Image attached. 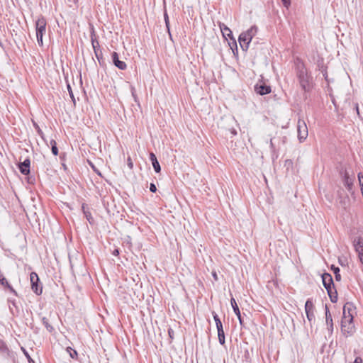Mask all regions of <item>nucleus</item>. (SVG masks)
<instances>
[{"mask_svg":"<svg viewBox=\"0 0 363 363\" xmlns=\"http://www.w3.org/2000/svg\"><path fill=\"white\" fill-rule=\"evenodd\" d=\"M82 211H83V213L86 217V218L87 219V220L91 223H92V220H93V218L91 216V214L90 213V211H89L88 208H86V205L85 204H83L82 205Z\"/></svg>","mask_w":363,"mask_h":363,"instance_id":"5701e85b","label":"nucleus"},{"mask_svg":"<svg viewBox=\"0 0 363 363\" xmlns=\"http://www.w3.org/2000/svg\"><path fill=\"white\" fill-rule=\"evenodd\" d=\"M171 332H172V330H169V336L172 337V333H171Z\"/></svg>","mask_w":363,"mask_h":363,"instance_id":"de8ad7c7","label":"nucleus"},{"mask_svg":"<svg viewBox=\"0 0 363 363\" xmlns=\"http://www.w3.org/2000/svg\"><path fill=\"white\" fill-rule=\"evenodd\" d=\"M42 322L49 332H51L53 330L52 326L49 323L48 319L47 318L43 317L42 318Z\"/></svg>","mask_w":363,"mask_h":363,"instance_id":"a878e982","label":"nucleus"},{"mask_svg":"<svg viewBox=\"0 0 363 363\" xmlns=\"http://www.w3.org/2000/svg\"><path fill=\"white\" fill-rule=\"evenodd\" d=\"M164 21H165V24H166V26L168 29V30H169V18H168V15L167 13V12L164 13Z\"/></svg>","mask_w":363,"mask_h":363,"instance_id":"2f4dec72","label":"nucleus"},{"mask_svg":"<svg viewBox=\"0 0 363 363\" xmlns=\"http://www.w3.org/2000/svg\"><path fill=\"white\" fill-rule=\"evenodd\" d=\"M354 363H362V359L360 357L355 358Z\"/></svg>","mask_w":363,"mask_h":363,"instance_id":"4c0bfd02","label":"nucleus"},{"mask_svg":"<svg viewBox=\"0 0 363 363\" xmlns=\"http://www.w3.org/2000/svg\"><path fill=\"white\" fill-rule=\"evenodd\" d=\"M359 257L360 259L361 262L363 264V252L359 255Z\"/></svg>","mask_w":363,"mask_h":363,"instance_id":"a19ab883","label":"nucleus"},{"mask_svg":"<svg viewBox=\"0 0 363 363\" xmlns=\"http://www.w3.org/2000/svg\"><path fill=\"white\" fill-rule=\"evenodd\" d=\"M271 91V87L264 84H257L255 86V91L262 96L269 94Z\"/></svg>","mask_w":363,"mask_h":363,"instance_id":"1a4fd4ad","label":"nucleus"},{"mask_svg":"<svg viewBox=\"0 0 363 363\" xmlns=\"http://www.w3.org/2000/svg\"><path fill=\"white\" fill-rule=\"evenodd\" d=\"M213 276L214 279H215L216 280H217L218 277H217L216 274V273H213Z\"/></svg>","mask_w":363,"mask_h":363,"instance_id":"a18cd8bd","label":"nucleus"},{"mask_svg":"<svg viewBox=\"0 0 363 363\" xmlns=\"http://www.w3.org/2000/svg\"><path fill=\"white\" fill-rule=\"evenodd\" d=\"M332 269L333 270L334 272V274H335V279L337 281H340L341 279V276L340 274H339L340 272V269L337 267H335L334 265L332 266Z\"/></svg>","mask_w":363,"mask_h":363,"instance_id":"c85d7f7f","label":"nucleus"},{"mask_svg":"<svg viewBox=\"0 0 363 363\" xmlns=\"http://www.w3.org/2000/svg\"><path fill=\"white\" fill-rule=\"evenodd\" d=\"M354 247L358 255L363 252V240L360 238H356L354 240Z\"/></svg>","mask_w":363,"mask_h":363,"instance_id":"6ab92c4d","label":"nucleus"},{"mask_svg":"<svg viewBox=\"0 0 363 363\" xmlns=\"http://www.w3.org/2000/svg\"><path fill=\"white\" fill-rule=\"evenodd\" d=\"M354 310H355V308L352 303H350V302L346 303L343 307V315L342 316L354 317L352 313Z\"/></svg>","mask_w":363,"mask_h":363,"instance_id":"4468645a","label":"nucleus"},{"mask_svg":"<svg viewBox=\"0 0 363 363\" xmlns=\"http://www.w3.org/2000/svg\"><path fill=\"white\" fill-rule=\"evenodd\" d=\"M127 163H128V166L130 169H133V163L132 162V160L130 157H128V160H127Z\"/></svg>","mask_w":363,"mask_h":363,"instance_id":"72a5a7b5","label":"nucleus"},{"mask_svg":"<svg viewBox=\"0 0 363 363\" xmlns=\"http://www.w3.org/2000/svg\"><path fill=\"white\" fill-rule=\"evenodd\" d=\"M354 317L342 316L341 321V330L342 333H351L354 328L353 323Z\"/></svg>","mask_w":363,"mask_h":363,"instance_id":"39448f33","label":"nucleus"},{"mask_svg":"<svg viewBox=\"0 0 363 363\" xmlns=\"http://www.w3.org/2000/svg\"><path fill=\"white\" fill-rule=\"evenodd\" d=\"M230 304L232 306V308L233 309L235 314L237 315V317L239 320V323H240V325H243V320L241 316L240 311L239 307L236 303L235 299L233 297H231V298H230Z\"/></svg>","mask_w":363,"mask_h":363,"instance_id":"f8f14e48","label":"nucleus"},{"mask_svg":"<svg viewBox=\"0 0 363 363\" xmlns=\"http://www.w3.org/2000/svg\"><path fill=\"white\" fill-rule=\"evenodd\" d=\"M67 90H68V92H69V96H70V98H71L74 105L75 106L76 100H75V98H74V96L72 87H71V86H70V84L69 83H67Z\"/></svg>","mask_w":363,"mask_h":363,"instance_id":"cd10ccee","label":"nucleus"},{"mask_svg":"<svg viewBox=\"0 0 363 363\" xmlns=\"http://www.w3.org/2000/svg\"><path fill=\"white\" fill-rule=\"evenodd\" d=\"M230 131H231V133L234 135H235L237 134V131L235 129H232Z\"/></svg>","mask_w":363,"mask_h":363,"instance_id":"37998d69","label":"nucleus"},{"mask_svg":"<svg viewBox=\"0 0 363 363\" xmlns=\"http://www.w3.org/2000/svg\"><path fill=\"white\" fill-rule=\"evenodd\" d=\"M91 166L92 167V169H94V171L99 176H101V172L92 164H91Z\"/></svg>","mask_w":363,"mask_h":363,"instance_id":"e433bc0d","label":"nucleus"},{"mask_svg":"<svg viewBox=\"0 0 363 363\" xmlns=\"http://www.w3.org/2000/svg\"><path fill=\"white\" fill-rule=\"evenodd\" d=\"M96 57H97V59L99 60V58H100V55L99 54V52H97V55H96Z\"/></svg>","mask_w":363,"mask_h":363,"instance_id":"49530a36","label":"nucleus"},{"mask_svg":"<svg viewBox=\"0 0 363 363\" xmlns=\"http://www.w3.org/2000/svg\"><path fill=\"white\" fill-rule=\"evenodd\" d=\"M50 144L51 145V150H52V154L55 156L57 155H58V148L57 147L56 141L52 139L50 141Z\"/></svg>","mask_w":363,"mask_h":363,"instance_id":"b1692460","label":"nucleus"},{"mask_svg":"<svg viewBox=\"0 0 363 363\" xmlns=\"http://www.w3.org/2000/svg\"><path fill=\"white\" fill-rule=\"evenodd\" d=\"M357 177H358L359 186H361V189L363 190V175L362 174V173H359Z\"/></svg>","mask_w":363,"mask_h":363,"instance_id":"7c9ffc66","label":"nucleus"},{"mask_svg":"<svg viewBox=\"0 0 363 363\" xmlns=\"http://www.w3.org/2000/svg\"><path fill=\"white\" fill-rule=\"evenodd\" d=\"M91 45H92L94 53L96 55H97V52L99 51L100 45H99V43L98 40H96V35L94 34H91Z\"/></svg>","mask_w":363,"mask_h":363,"instance_id":"412c9836","label":"nucleus"},{"mask_svg":"<svg viewBox=\"0 0 363 363\" xmlns=\"http://www.w3.org/2000/svg\"><path fill=\"white\" fill-rule=\"evenodd\" d=\"M30 161L29 159H26L23 162L18 165L19 170L21 174L28 175L30 173Z\"/></svg>","mask_w":363,"mask_h":363,"instance_id":"ddd939ff","label":"nucleus"},{"mask_svg":"<svg viewBox=\"0 0 363 363\" xmlns=\"http://www.w3.org/2000/svg\"><path fill=\"white\" fill-rule=\"evenodd\" d=\"M171 332H172V330H169V336L172 337V333H171Z\"/></svg>","mask_w":363,"mask_h":363,"instance_id":"09e8293b","label":"nucleus"},{"mask_svg":"<svg viewBox=\"0 0 363 363\" xmlns=\"http://www.w3.org/2000/svg\"><path fill=\"white\" fill-rule=\"evenodd\" d=\"M298 138L301 143L304 141L308 137V131L306 123L302 119H298L297 123Z\"/></svg>","mask_w":363,"mask_h":363,"instance_id":"20e7f679","label":"nucleus"},{"mask_svg":"<svg viewBox=\"0 0 363 363\" xmlns=\"http://www.w3.org/2000/svg\"><path fill=\"white\" fill-rule=\"evenodd\" d=\"M8 303H9V310L12 314H15L16 313L18 312V306L16 305V302L15 300H12V299L9 298L8 300Z\"/></svg>","mask_w":363,"mask_h":363,"instance_id":"4be33fe9","label":"nucleus"},{"mask_svg":"<svg viewBox=\"0 0 363 363\" xmlns=\"http://www.w3.org/2000/svg\"><path fill=\"white\" fill-rule=\"evenodd\" d=\"M0 349L1 350H7V347H6V345L4 344V342H1L0 343Z\"/></svg>","mask_w":363,"mask_h":363,"instance_id":"c9c22d12","label":"nucleus"},{"mask_svg":"<svg viewBox=\"0 0 363 363\" xmlns=\"http://www.w3.org/2000/svg\"><path fill=\"white\" fill-rule=\"evenodd\" d=\"M220 30H221V32L223 33V35L224 37L228 36L230 39L233 40H234V43L236 45L235 40V39L233 37V33L230 30V29L227 26H225L224 23H220Z\"/></svg>","mask_w":363,"mask_h":363,"instance_id":"dca6fc26","label":"nucleus"},{"mask_svg":"<svg viewBox=\"0 0 363 363\" xmlns=\"http://www.w3.org/2000/svg\"><path fill=\"white\" fill-rule=\"evenodd\" d=\"M47 21L44 16H40L35 21V31L38 44L42 47L43 45V38L46 33Z\"/></svg>","mask_w":363,"mask_h":363,"instance_id":"7ed1b4c3","label":"nucleus"},{"mask_svg":"<svg viewBox=\"0 0 363 363\" xmlns=\"http://www.w3.org/2000/svg\"><path fill=\"white\" fill-rule=\"evenodd\" d=\"M323 284L325 289H328L332 286H334L333 280L332 276L328 273H324L322 275Z\"/></svg>","mask_w":363,"mask_h":363,"instance_id":"9b49d317","label":"nucleus"},{"mask_svg":"<svg viewBox=\"0 0 363 363\" xmlns=\"http://www.w3.org/2000/svg\"><path fill=\"white\" fill-rule=\"evenodd\" d=\"M212 314H213V317L215 320L216 325L219 324V323L220 324L222 322H221L220 318L218 317V315H217V313L216 312H213Z\"/></svg>","mask_w":363,"mask_h":363,"instance_id":"c756f323","label":"nucleus"},{"mask_svg":"<svg viewBox=\"0 0 363 363\" xmlns=\"http://www.w3.org/2000/svg\"><path fill=\"white\" fill-rule=\"evenodd\" d=\"M297 77L298 79L301 87L305 91H309L312 88V85L311 82V78L308 74L307 69L304 65H302L298 67Z\"/></svg>","mask_w":363,"mask_h":363,"instance_id":"f03ea898","label":"nucleus"},{"mask_svg":"<svg viewBox=\"0 0 363 363\" xmlns=\"http://www.w3.org/2000/svg\"><path fill=\"white\" fill-rule=\"evenodd\" d=\"M112 61L113 65L121 70L126 69V64L125 62L121 61L118 58V54L116 52H113L111 55Z\"/></svg>","mask_w":363,"mask_h":363,"instance_id":"9d476101","label":"nucleus"},{"mask_svg":"<svg viewBox=\"0 0 363 363\" xmlns=\"http://www.w3.org/2000/svg\"><path fill=\"white\" fill-rule=\"evenodd\" d=\"M67 352L69 354V356L72 359H77V352L76 350L72 349L70 347H67Z\"/></svg>","mask_w":363,"mask_h":363,"instance_id":"bb28decb","label":"nucleus"},{"mask_svg":"<svg viewBox=\"0 0 363 363\" xmlns=\"http://www.w3.org/2000/svg\"><path fill=\"white\" fill-rule=\"evenodd\" d=\"M356 109H357V113L359 114V108H358V106H357V105H356Z\"/></svg>","mask_w":363,"mask_h":363,"instance_id":"8fccbe9b","label":"nucleus"},{"mask_svg":"<svg viewBox=\"0 0 363 363\" xmlns=\"http://www.w3.org/2000/svg\"><path fill=\"white\" fill-rule=\"evenodd\" d=\"M325 309L326 324L328 325V330L332 332L333 330V318H332L331 314L330 313L329 308L327 305H325Z\"/></svg>","mask_w":363,"mask_h":363,"instance_id":"f3484780","label":"nucleus"},{"mask_svg":"<svg viewBox=\"0 0 363 363\" xmlns=\"http://www.w3.org/2000/svg\"><path fill=\"white\" fill-rule=\"evenodd\" d=\"M216 328L218 330V341L219 343L222 345H223L225 342V333L223 328L222 323L220 324H216Z\"/></svg>","mask_w":363,"mask_h":363,"instance_id":"2eb2a0df","label":"nucleus"},{"mask_svg":"<svg viewBox=\"0 0 363 363\" xmlns=\"http://www.w3.org/2000/svg\"><path fill=\"white\" fill-rule=\"evenodd\" d=\"M257 27L256 26H252L247 30L242 32L240 35L238 41L243 50L246 51L248 49L252 38L257 34Z\"/></svg>","mask_w":363,"mask_h":363,"instance_id":"f257e3e1","label":"nucleus"},{"mask_svg":"<svg viewBox=\"0 0 363 363\" xmlns=\"http://www.w3.org/2000/svg\"><path fill=\"white\" fill-rule=\"evenodd\" d=\"M33 126H34L35 129L36 130L38 134L45 142L46 140H45V138L44 133L42 131V130L40 129V128L39 127V125L35 122H33Z\"/></svg>","mask_w":363,"mask_h":363,"instance_id":"393cba45","label":"nucleus"},{"mask_svg":"<svg viewBox=\"0 0 363 363\" xmlns=\"http://www.w3.org/2000/svg\"><path fill=\"white\" fill-rule=\"evenodd\" d=\"M328 294L330 298L331 302L336 303L337 301V293L336 289H334V286L330 287L328 289H326Z\"/></svg>","mask_w":363,"mask_h":363,"instance_id":"aec40b11","label":"nucleus"},{"mask_svg":"<svg viewBox=\"0 0 363 363\" xmlns=\"http://www.w3.org/2000/svg\"><path fill=\"white\" fill-rule=\"evenodd\" d=\"M131 91H132V95L133 96L135 99V89L133 87H132L131 89Z\"/></svg>","mask_w":363,"mask_h":363,"instance_id":"79ce46f5","label":"nucleus"},{"mask_svg":"<svg viewBox=\"0 0 363 363\" xmlns=\"http://www.w3.org/2000/svg\"><path fill=\"white\" fill-rule=\"evenodd\" d=\"M340 173L345 186L349 191H352L354 180V176H350L347 170L342 171Z\"/></svg>","mask_w":363,"mask_h":363,"instance_id":"0eeeda50","label":"nucleus"},{"mask_svg":"<svg viewBox=\"0 0 363 363\" xmlns=\"http://www.w3.org/2000/svg\"><path fill=\"white\" fill-rule=\"evenodd\" d=\"M281 1H282V2H283L284 6L285 7H286V8H287V7L290 5V4H291L290 0H281Z\"/></svg>","mask_w":363,"mask_h":363,"instance_id":"f704fd0d","label":"nucleus"},{"mask_svg":"<svg viewBox=\"0 0 363 363\" xmlns=\"http://www.w3.org/2000/svg\"><path fill=\"white\" fill-rule=\"evenodd\" d=\"M150 191L151 192H152V193L156 192V191H157V187H156V186H155V184H153V183H151V184H150Z\"/></svg>","mask_w":363,"mask_h":363,"instance_id":"473e14b6","label":"nucleus"},{"mask_svg":"<svg viewBox=\"0 0 363 363\" xmlns=\"http://www.w3.org/2000/svg\"><path fill=\"white\" fill-rule=\"evenodd\" d=\"M150 159L152 162V167H153L155 171L157 173L160 172L161 167H160V163H159L155 155L153 152H151L150 154Z\"/></svg>","mask_w":363,"mask_h":363,"instance_id":"a211bd4d","label":"nucleus"},{"mask_svg":"<svg viewBox=\"0 0 363 363\" xmlns=\"http://www.w3.org/2000/svg\"><path fill=\"white\" fill-rule=\"evenodd\" d=\"M270 145H271V147H273V143H272V140H271Z\"/></svg>","mask_w":363,"mask_h":363,"instance_id":"3c124183","label":"nucleus"},{"mask_svg":"<svg viewBox=\"0 0 363 363\" xmlns=\"http://www.w3.org/2000/svg\"><path fill=\"white\" fill-rule=\"evenodd\" d=\"M26 355L28 358L29 363H35L34 361L30 357V356L27 354V352H25Z\"/></svg>","mask_w":363,"mask_h":363,"instance_id":"ea45409f","label":"nucleus"},{"mask_svg":"<svg viewBox=\"0 0 363 363\" xmlns=\"http://www.w3.org/2000/svg\"><path fill=\"white\" fill-rule=\"evenodd\" d=\"M323 76L325 77V79L326 80H328V79H327L328 78V75H327V72H326L325 73H323Z\"/></svg>","mask_w":363,"mask_h":363,"instance_id":"c03bdc74","label":"nucleus"},{"mask_svg":"<svg viewBox=\"0 0 363 363\" xmlns=\"http://www.w3.org/2000/svg\"><path fill=\"white\" fill-rule=\"evenodd\" d=\"M30 280L31 283V289L34 293L37 295L42 294L43 288L38 284L40 279L38 274L35 272H31L30 274Z\"/></svg>","mask_w":363,"mask_h":363,"instance_id":"423d86ee","label":"nucleus"},{"mask_svg":"<svg viewBox=\"0 0 363 363\" xmlns=\"http://www.w3.org/2000/svg\"><path fill=\"white\" fill-rule=\"evenodd\" d=\"M305 311L309 322H312L315 319L314 305L311 299H308L305 304Z\"/></svg>","mask_w":363,"mask_h":363,"instance_id":"6e6552de","label":"nucleus"},{"mask_svg":"<svg viewBox=\"0 0 363 363\" xmlns=\"http://www.w3.org/2000/svg\"><path fill=\"white\" fill-rule=\"evenodd\" d=\"M112 254L115 256H118L119 255V250L118 249H115L113 251Z\"/></svg>","mask_w":363,"mask_h":363,"instance_id":"58836bf2","label":"nucleus"}]
</instances>
